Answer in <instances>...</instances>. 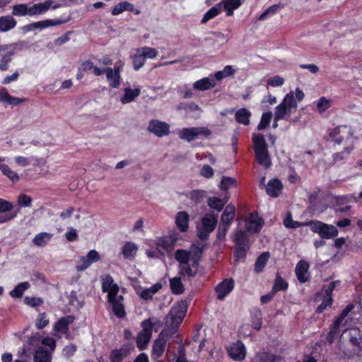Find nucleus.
<instances>
[{
	"mask_svg": "<svg viewBox=\"0 0 362 362\" xmlns=\"http://www.w3.org/2000/svg\"><path fill=\"white\" fill-rule=\"evenodd\" d=\"M187 310V303L181 300L175 304L165 317V328L163 331H167L170 335L176 333Z\"/></svg>",
	"mask_w": 362,
	"mask_h": 362,
	"instance_id": "f257e3e1",
	"label": "nucleus"
},
{
	"mask_svg": "<svg viewBox=\"0 0 362 362\" xmlns=\"http://www.w3.org/2000/svg\"><path fill=\"white\" fill-rule=\"evenodd\" d=\"M252 142L256 161L259 165L264 166V168H269L272 165V160L269 154L267 144L263 135L254 134Z\"/></svg>",
	"mask_w": 362,
	"mask_h": 362,
	"instance_id": "f03ea898",
	"label": "nucleus"
},
{
	"mask_svg": "<svg viewBox=\"0 0 362 362\" xmlns=\"http://www.w3.org/2000/svg\"><path fill=\"white\" fill-rule=\"evenodd\" d=\"M297 103L293 94L290 93L284 97L282 103L275 108V120H281L290 117L293 110H296Z\"/></svg>",
	"mask_w": 362,
	"mask_h": 362,
	"instance_id": "7ed1b4c3",
	"label": "nucleus"
},
{
	"mask_svg": "<svg viewBox=\"0 0 362 362\" xmlns=\"http://www.w3.org/2000/svg\"><path fill=\"white\" fill-rule=\"evenodd\" d=\"M218 214L214 213L206 214L202 218V226L197 228V236L202 240H207L215 229L218 223Z\"/></svg>",
	"mask_w": 362,
	"mask_h": 362,
	"instance_id": "20e7f679",
	"label": "nucleus"
},
{
	"mask_svg": "<svg viewBox=\"0 0 362 362\" xmlns=\"http://www.w3.org/2000/svg\"><path fill=\"white\" fill-rule=\"evenodd\" d=\"M234 256L236 260L243 259L250 248L249 240L246 233L243 230L238 231L234 237Z\"/></svg>",
	"mask_w": 362,
	"mask_h": 362,
	"instance_id": "39448f33",
	"label": "nucleus"
},
{
	"mask_svg": "<svg viewBox=\"0 0 362 362\" xmlns=\"http://www.w3.org/2000/svg\"><path fill=\"white\" fill-rule=\"evenodd\" d=\"M142 330L138 334L136 345L139 350L146 348L152 335L153 325L150 319L141 322Z\"/></svg>",
	"mask_w": 362,
	"mask_h": 362,
	"instance_id": "423d86ee",
	"label": "nucleus"
},
{
	"mask_svg": "<svg viewBox=\"0 0 362 362\" xmlns=\"http://www.w3.org/2000/svg\"><path fill=\"white\" fill-rule=\"evenodd\" d=\"M211 134V131L207 127H191L185 128L180 132L181 139L189 142L195 140L199 136H209Z\"/></svg>",
	"mask_w": 362,
	"mask_h": 362,
	"instance_id": "0eeeda50",
	"label": "nucleus"
},
{
	"mask_svg": "<svg viewBox=\"0 0 362 362\" xmlns=\"http://www.w3.org/2000/svg\"><path fill=\"white\" fill-rule=\"evenodd\" d=\"M148 130L158 137L168 135L170 133L169 125L159 120H151L148 126Z\"/></svg>",
	"mask_w": 362,
	"mask_h": 362,
	"instance_id": "6e6552de",
	"label": "nucleus"
},
{
	"mask_svg": "<svg viewBox=\"0 0 362 362\" xmlns=\"http://www.w3.org/2000/svg\"><path fill=\"white\" fill-rule=\"evenodd\" d=\"M4 52L2 54L0 61V70L5 71L8 69V63L11 62V57L15 54V47L13 45H6L0 46V53Z\"/></svg>",
	"mask_w": 362,
	"mask_h": 362,
	"instance_id": "1a4fd4ad",
	"label": "nucleus"
},
{
	"mask_svg": "<svg viewBox=\"0 0 362 362\" xmlns=\"http://www.w3.org/2000/svg\"><path fill=\"white\" fill-rule=\"evenodd\" d=\"M170 335L167 331H162L158 337L154 341L153 346V354L160 357L164 352L166 342Z\"/></svg>",
	"mask_w": 362,
	"mask_h": 362,
	"instance_id": "9d476101",
	"label": "nucleus"
},
{
	"mask_svg": "<svg viewBox=\"0 0 362 362\" xmlns=\"http://www.w3.org/2000/svg\"><path fill=\"white\" fill-rule=\"evenodd\" d=\"M234 288V281L232 279H226L218 284L215 288L217 298L223 300Z\"/></svg>",
	"mask_w": 362,
	"mask_h": 362,
	"instance_id": "9b49d317",
	"label": "nucleus"
},
{
	"mask_svg": "<svg viewBox=\"0 0 362 362\" xmlns=\"http://www.w3.org/2000/svg\"><path fill=\"white\" fill-rule=\"evenodd\" d=\"M133 349L134 346L132 344H125L119 349L112 350L110 356V359L111 362H122Z\"/></svg>",
	"mask_w": 362,
	"mask_h": 362,
	"instance_id": "f8f14e48",
	"label": "nucleus"
},
{
	"mask_svg": "<svg viewBox=\"0 0 362 362\" xmlns=\"http://www.w3.org/2000/svg\"><path fill=\"white\" fill-rule=\"evenodd\" d=\"M263 223V220L258 217L257 212L252 213L250 217L245 220L246 229L249 232L257 233L259 231Z\"/></svg>",
	"mask_w": 362,
	"mask_h": 362,
	"instance_id": "ddd939ff",
	"label": "nucleus"
},
{
	"mask_svg": "<svg viewBox=\"0 0 362 362\" xmlns=\"http://www.w3.org/2000/svg\"><path fill=\"white\" fill-rule=\"evenodd\" d=\"M230 356L235 361H243L245 357V347L241 341L232 344L228 349Z\"/></svg>",
	"mask_w": 362,
	"mask_h": 362,
	"instance_id": "4468645a",
	"label": "nucleus"
},
{
	"mask_svg": "<svg viewBox=\"0 0 362 362\" xmlns=\"http://www.w3.org/2000/svg\"><path fill=\"white\" fill-rule=\"evenodd\" d=\"M309 264L304 260H300L296 265V274L298 280L301 283H305L309 279L308 273Z\"/></svg>",
	"mask_w": 362,
	"mask_h": 362,
	"instance_id": "2eb2a0df",
	"label": "nucleus"
},
{
	"mask_svg": "<svg viewBox=\"0 0 362 362\" xmlns=\"http://www.w3.org/2000/svg\"><path fill=\"white\" fill-rule=\"evenodd\" d=\"M283 185L278 179L271 180L267 186L266 191L269 196L277 197L282 192Z\"/></svg>",
	"mask_w": 362,
	"mask_h": 362,
	"instance_id": "dca6fc26",
	"label": "nucleus"
},
{
	"mask_svg": "<svg viewBox=\"0 0 362 362\" xmlns=\"http://www.w3.org/2000/svg\"><path fill=\"white\" fill-rule=\"evenodd\" d=\"M348 134L346 126H339L334 128L329 133V137L336 144H339L342 142L344 138Z\"/></svg>",
	"mask_w": 362,
	"mask_h": 362,
	"instance_id": "f3484780",
	"label": "nucleus"
},
{
	"mask_svg": "<svg viewBox=\"0 0 362 362\" xmlns=\"http://www.w3.org/2000/svg\"><path fill=\"white\" fill-rule=\"evenodd\" d=\"M235 206L233 204L227 205L223 214L221 215L220 223H223L224 225L230 226V223L235 218Z\"/></svg>",
	"mask_w": 362,
	"mask_h": 362,
	"instance_id": "a211bd4d",
	"label": "nucleus"
},
{
	"mask_svg": "<svg viewBox=\"0 0 362 362\" xmlns=\"http://www.w3.org/2000/svg\"><path fill=\"white\" fill-rule=\"evenodd\" d=\"M74 317L71 315L61 318L55 324L54 329L62 334H67L69 331V325L73 323Z\"/></svg>",
	"mask_w": 362,
	"mask_h": 362,
	"instance_id": "6ab92c4d",
	"label": "nucleus"
},
{
	"mask_svg": "<svg viewBox=\"0 0 362 362\" xmlns=\"http://www.w3.org/2000/svg\"><path fill=\"white\" fill-rule=\"evenodd\" d=\"M189 215L186 211H180L176 216V225L180 231L185 232L188 229Z\"/></svg>",
	"mask_w": 362,
	"mask_h": 362,
	"instance_id": "aec40b11",
	"label": "nucleus"
},
{
	"mask_svg": "<svg viewBox=\"0 0 362 362\" xmlns=\"http://www.w3.org/2000/svg\"><path fill=\"white\" fill-rule=\"evenodd\" d=\"M215 85L216 82L214 79L204 78L194 82L193 83V88L196 90L204 91L214 87Z\"/></svg>",
	"mask_w": 362,
	"mask_h": 362,
	"instance_id": "412c9836",
	"label": "nucleus"
},
{
	"mask_svg": "<svg viewBox=\"0 0 362 362\" xmlns=\"http://www.w3.org/2000/svg\"><path fill=\"white\" fill-rule=\"evenodd\" d=\"M337 235L338 230L334 226L324 223L319 235L323 239H329L337 236Z\"/></svg>",
	"mask_w": 362,
	"mask_h": 362,
	"instance_id": "4be33fe9",
	"label": "nucleus"
},
{
	"mask_svg": "<svg viewBox=\"0 0 362 362\" xmlns=\"http://www.w3.org/2000/svg\"><path fill=\"white\" fill-rule=\"evenodd\" d=\"M52 1L51 0H47L43 3H39L34 4L30 6V16H34L36 14H41L46 12L51 6Z\"/></svg>",
	"mask_w": 362,
	"mask_h": 362,
	"instance_id": "5701e85b",
	"label": "nucleus"
},
{
	"mask_svg": "<svg viewBox=\"0 0 362 362\" xmlns=\"http://www.w3.org/2000/svg\"><path fill=\"white\" fill-rule=\"evenodd\" d=\"M16 25V20L11 16L0 17V30L8 31Z\"/></svg>",
	"mask_w": 362,
	"mask_h": 362,
	"instance_id": "b1692460",
	"label": "nucleus"
},
{
	"mask_svg": "<svg viewBox=\"0 0 362 362\" xmlns=\"http://www.w3.org/2000/svg\"><path fill=\"white\" fill-rule=\"evenodd\" d=\"M119 298L113 299L112 300H109V302L112 305V309L115 315L118 317H123L125 315V311L124 309V306L121 301L123 300V297L119 296Z\"/></svg>",
	"mask_w": 362,
	"mask_h": 362,
	"instance_id": "393cba45",
	"label": "nucleus"
},
{
	"mask_svg": "<svg viewBox=\"0 0 362 362\" xmlns=\"http://www.w3.org/2000/svg\"><path fill=\"white\" fill-rule=\"evenodd\" d=\"M222 4V9L226 11L228 16L233 14V10L238 8L241 5L240 0H223L221 2Z\"/></svg>",
	"mask_w": 362,
	"mask_h": 362,
	"instance_id": "a878e982",
	"label": "nucleus"
},
{
	"mask_svg": "<svg viewBox=\"0 0 362 362\" xmlns=\"http://www.w3.org/2000/svg\"><path fill=\"white\" fill-rule=\"evenodd\" d=\"M251 115L250 112L245 109L241 108L238 110L235 115V119L238 123L244 125H248L250 124V117Z\"/></svg>",
	"mask_w": 362,
	"mask_h": 362,
	"instance_id": "bb28decb",
	"label": "nucleus"
},
{
	"mask_svg": "<svg viewBox=\"0 0 362 362\" xmlns=\"http://www.w3.org/2000/svg\"><path fill=\"white\" fill-rule=\"evenodd\" d=\"M139 94V88L132 89L130 88H126L124 89V94L121 98V102L124 104L129 103L133 101Z\"/></svg>",
	"mask_w": 362,
	"mask_h": 362,
	"instance_id": "cd10ccee",
	"label": "nucleus"
},
{
	"mask_svg": "<svg viewBox=\"0 0 362 362\" xmlns=\"http://www.w3.org/2000/svg\"><path fill=\"white\" fill-rule=\"evenodd\" d=\"M228 201V197L223 199L217 197H209L207 202L209 207L216 210L217 211H221Z\"/></svg>",
	"mask_w": 362,
	"mask_h": 362,
	"instance_id": "c85d7f7f",
	"label": "nucleus"
},
{
	"mask_svg": "<svg viewBox=\"0 0 362 362\" xmlns=\"http://www.w3.org/2000/svg\"><path fill=\"white\" fill-rule=\"evenodd\" d=\"M138 250L137 246L132 242H127L122 248V254L125 259H133Z\"/></svg>",
	"mask_w": 362,
	"mask_h": 362,
	"instance_id": "c756f323",
	"label": "nucleus"
},
{
	"mask_svg": "<svg viewBox=\"0 0 362 362\" xmlns=\"http://www.w3.org/2000/svg\"><path fill=\"white\" fill-rule=\"evenodd\" d=\"M187 197L194 204H198L206 197V192L202 189H194L187 194Z\"/></svg>",
	"mask_w": 362,
	"mask_h": 362,
	"instance_id": "7c9ffc66",
	"label": "nucleus"
},
{
	"mask_svg": "<svg viewBox=\"0 0 362 362\" xmlns=\"http://www.w3.org/2000/svg\"><path fill=\"white\" fill-rule=\"evenodd\" d=\"M51 354L43 347H39L34 356L35 362H50Z\"/></svg>",
	"mask_w": 362,
	"mask_h": 362,
	"instance_id": "2f4dec72",
	"label": "nucleus"
},
{
	"mask_svg": "<svg viewBox=\"0 0 362 362\" xmlns=\"http://www.w3.org/2000/svg\"><path fill=\"white\" fill-rule=\"evenodd\" d=\"M0 100L11 105H17L24 101L23 99L11 96L5 89H2L0 91Z\"/></svg>",
	"mask_w": 362,
	"mask_h": 362,
	"instance_id": "473e14b6",
	"label": "nucleus"
},
{
	"mask_svg": "<svg viewBox=\"0 0 362 362\" xmlns=\"http://www.w3.org/2000/svg\"><path fill=\"white\" fill-rule=\"evenodd\" d=\"M191 253L184 250H177L175 252V258L179 262L180 267L189 263Z\"/></svg>",
	"mask_w": 362,
	"mask_h": 362,
	"instance_id": "72a5a7b5",
	"label": "nucleus"
},
{
	"mask_svg": "<svg viewBox=\"0 0 362 362\" xmlns=\"http://www.w3.org/2000/svg\"><path fill=\"white\" fill-rule=\"evenodd\" d=\"M52 235L48 233L42 232L36 235L33 240V243L39 247L44 246L47 243H48Z\"/></svg>",
	"mask_w": 362,
	"mask_h": 362,
	"instance_id": "f704fd0d",
	"label": "nucleus"
},
{
	"mask_svg": "<svg viewBox=\"0 0 362 362\" xmlns=\"http://www.w3.org/2000/svg\"><path fill=\"white\" fill-rule=\"evenodd\" d=\"M134 5L127 2L122 1L115 5L112 11V13L114 16L119 15L124 11H133Z\"/></svg>",
	"mask_w": 362,
	"mask_h": 362,
	"instance_id": "c9c22d12",
	"label": "nucleus"
},
{
	"mask_svg": "<svg viewBox=\"0 0 362 362\" xmlns=\"http://www.w3.org/2000/svg\"><path fill=\"white\" fill-rule=\"evenodd\" d=\"M170 286L172 292L175 294H181L184 291V286L182 283L181 279L175 277L170 280Z\"/></svg>",
	"mask_w": 362,
	"mask_h": 362,
	"instance_id": "e433bc0d",
	"label": "nucleus"
},
{
	"mask_svg": "<svg viewBox=\"0 0 362 362\" xmlns=\"http://www.w3.org/2000/svg\"><path fill=\"white\" fill-rule=\"evenodd\" d=\"M30 287V284L27 281L18 284L13 290L10 292L13 298H21L23 292Z\"/></svg>",
	"mask_w": 362,
	"mask_h": 362,
	"instance_id": "4c0bfd02",
	"label": "nucleus"
},
{
	"mask_svg": "<svg viewBox=\"0 0 362 362\" xmlns=\"http://www.w3.org/2000/svg\"><path fill=\"white\" fill-rule=\"evenodd\" d=\"M222 10V4L219 3L215 5L214 7H212L211 9H209L206 13L204 15L202 20V23H204L209 20L214 18Z\"/></svg>",
	"mask_w": 362,
	"mask_h": 362,
	"instance_id": "58836bf2",
	"label": "nucleus"
},
{
	"mask_svg": "<svg viewBox=\"0 0 362 362\" xmlns=\"http://www.w3.org/2000/svg\"><path fill=\"white\" fill-rule=\"evenodd\" d=\"M269 256L270 255L268 252H264L258 257L255 264V270L257 272H260L262 271L268 259L269 258Z\"/></svg>",
	"mask_w": 362,
	"mask_h": 362,
	"instance_id": "ea45409f",
	"label": "nucleus"
},
{
	"mask_svg": "<svg viewBox=\"0 0 362 362\" xmlns=\"http://www.w3.org/2000/svg\"><path fill=\"white\" fill-rule=\"evenodd\" d=\"M192 252L193 253L192 255H190L191 259L192 260V267H197L198 262L201 259L202 253H203V247H198L195 245H192Z\"/></svg>",
	"mask_w": 362,
	"mask_h": 362,
	"instance_id": "a19ab883",
	"label": "nucleus"
},
{
	"mask_svg": "<svg viewBox=\"0 0 362 362\" xmlns=\"http://www.w3.org/2000/svg\"><path fill=\"white\" fill-rule=\"evenodd\" d=\"M30 7L26 4H18L13 6L12 14L14 16H30Z\"/></svg>",
	"mask_w": 362,
	"mask_h": 362,
	"instance_id": "79ce46f5",
	"label": "nucleus"
},
{
	"mask_svg": "<svg viewBox=\"0 0 362 362\" xmlns=\"http://www.w3.org/2000/svg\"><path fill=\"white\" fill-rule=\"evenodd\" d=\"M288 288V284L279 274L276 275L272 291L276 293L279 291H285Z\"/></svg>",
	"mask_w": 362,
	"mask_h": 362,
	"instance_id": "37998d69",
	"label": "nucleus"
},
{
	"mask_svg": "<svg viewBox=\"0 0 362 362\" xmlns=\"http://www.w3.org/2000/svg\"><path fill=\"white\" fill-rule=\"evenodd\" d=\"M276 357L268 352H264L257 354L253 362H274Z\"/></svg>",
	"mask_w": 362,
	"mask_h": 362,
	"instance_id": "c03bdc74",
	"label": "nucleus"
},
{
	"mask_svg": "<svg viewBox=\"0 0 362 362\" xmlns=\"http://www.w3.org/2000/svg\"><path fill=\"white\" fill-rule=\"evenodd\" d=\"M272 117V112L269 111L267 112L263 113L262 115V117H261V121L257 126V129L258 130L264 129L270 123Z\"/></svg>",
	"mask_w": 362,
	"mask_h": 362,
	"instance_id": "a18cd8bd",
	"label": "nucleus"
},
{
	"mask_svg": "<svg viewBox=\"0 0 362 362\" xmlns=\"http://www.w3.org/2000/svg\"><path fill=\"white\" fill-rule=\"evenodd\" d=\"M139 52L142 55V57L145 58H155L158 55V52L156 49L144 47H142L141 49L138 50Z\"/></svg>",
	"mask_w": 362,
	"mask_h": 362,
	"instance_id": "49530a36",
	"label": "nucleus"
},
{
	"mask_svg": "<svg viewBox=\"0 0 362 362\" xmlns=\"http://www.w3.org/2000/svg\"><path fill=\"white\" fill-rule=\"evenodd\" d=\"M0 170L6 175L11 181L16 182L19 177L16 173L12 171L7 165L2 164L0 165Z\"/></svg>",
	"mask_w": 362,
	"mask_h": 362,
	"instance_id": "de8ad7c7",
	"label": "nucleus"
},
{
	"mask_svg": "<svg viewBox=\"0 0 362 362\" xmlns=\"http://www.w3.org/2000/svg\"><path fill=\"white\" fill-rule=\"evenodd\" d=\"M284 224L286 228H297L303 226V223L293 221L292 215L290 212L286 214V216L284 219Z\"/></svg>",
	"mask_w": 362,
	"mask_h": 362,
	"instance_id": "09e8293b",
	"label": "nucleus"
},
{
	"mask_svg": "<svg viewBox=\"0 0 362 362\" xmlns=\"http://www.w3.org/2000/svg\"><path fill=\"white\" fill-rule=\"evenodd\" d=\"M253 320L252 327L257 331L259 330L262 325V314L260 310H256L253 313Z\"/></svg>",
	"mask_w": 362,
	"mask_h": 362,
	"instance_id": "8fccbe9b",
	"label": "nucleus"
},
{
	"mask_svg": "<svg viewBox=\"0 0 362 362\" xmlns=\"http://www.w3.org/2000/svg\"><path fill=\"white\" fill-rule=\"evenodd\" d=\"M236 185V180L230 177L223 176L220 183V188L226 190L230 186Z\"/></svg>",
	"mask_w": 362,
	"mask_h": 362,
	"instance_id": "3c124183",
	"label": "nucleus"
},
{
	"mask_svg": "<svg viewBox=\"0 0 362 362\" xmlns=\"http://www.w3.org/2000/svg\"><path fill=\"white\" fill-rule=\"evenodd\" d=\"M324 223L319 221H310L309 222L303 223V226H310L313 232L320 235Z\"/></svg>",
	"mask_w": 362,
	"mask_h": 362,
	"instance_id": "603ef678",
	"label": "nucleus"
},
{
	"mask_svg": "<svg viewBox=\"0 0 362 362\" xmlns=\"http://www.w3.org/2000/svg\"><path fill=\"white\" fill-rule=\"evenodd\" d=\"M339 325H337V323L334 322L329 333L327 334L326 339L330 344L333 343L337 334L339 332Z\"/></svg>",
	"mask_w": 362,
	"mask_h": 362,
	"instance_id": "864d4df0",
	"label": "nucleus"
},
{
	"mask_svg": "<svg viewBox=\"0 0 362 362\" xmlns=\"http://www.w3.org/2000/svg\"><path fill=\"white\" fill-rule=\"evenodd\" d=\"M283 5L281 4H274L270 7H269L267 9H266L263 13H262L259 17L258 18L259 20L262 21L264 20L269 14L271 13H275L279 8H282Z\"/></svg>",
	"mask_w": 362,
	"mask_h": 362,
	"instance_id": "5fc2aeb1",
	"label": "nucleus"
},
{
	"mask_svg": "<svg viewBox=\"0 0 362 362\" xmlns=\"http://www.w3.org/2000/svg\"><path fill=\"white\" fill-rule=\"evenodd\" d=\"M90 262L86 256H82L80 257L78 264L76 266V269L77 272H83L90 265Z\"/></svg>",
	"mask_w": 362,
	"mask_h": 362,
	"instance_id": "6e6d98bb",
	"label": "nucleus"
},
{
	"mask_svg": "<svg viewBox=\"0 0 362 362\" xmlns=\"http://www.w3.org/2000/svg\"><path fill=\"white\" fill-rule=\"evenodd\" d=\"M330 106V100L327 99L325 97H322L317 102V110L322 113L328 109Z\"/></svg>",
	"mask_w": 362,
	"mask_h": 362,
	"instance_id": "4d7b16f0",
	"label": "nucleus"
},
{
	"mask_svg": "<svg viewBox=\"0 0 362 362\" xmlns=\"http://www.w3.org/2000/svg\"><path fill=\"white\" fill-rule=\"evenodd\" d=\"M59 23H58V22L54 23L53 21H52L50 20H47V21H39L37 23H32L29 25V27L33 28H44L48 27L49 25H57Z\"/></svg>",
	"mask_w": 362,
	"mask_h": 362,
	"instance_id": "13d9d810",
	"label": "nucleus"
},
{
	"mask_svg": "<svg viewBox=\"0 0 362 362\" xmlns=\"http://www.w3.org/2000/svg\"><path fill=\"white\" fill-rule=\"evenodd\" d=\"M228 228L229 226L224 225L223 223H219L216 235L218 240H223L225 239Z\"/></svg>",
	"mask_w": 362,
	"mask_h": 362,
	"instance_id": "bf43d9fd",
	"label": "nucleus"
},
{
	"mask_svg": "<svg viewBox=\"0 0 362 362\" xmlns=\"http://www.w3.org/2000/svg\"><path fill=\"white\" fill-rule=\"evenodd\" d=\"M284 78L279 76H276L267 80V83L273 87L281 86L284 84Z\"/></svg>",
	"mask_w": 362,
	"mask_h": 362,
	"instance_id": "052dcab7",
	"label": "nucleus"
},
{
	"mask_svg": "<svg viewBox=\"0 0 362 362\" xmlns=\"http://www.w3.org/2000/svg\"><path fill=\"white\" fill-rule=\"evenodd\" d=\"M119 287L117 284H113L110 289L107 290L108 293V300H112L113 299L119 298L118 295Z\"/></svg>",
	"mask_w": 362,
	"mask_h": 362,
	"instance_id": "680f3d73",
	"label": "nucleus"
},
{
	"mask_svg": "<svg viewBox=\"0 0 362 362\" xmlns=\"http://www.w3.org/2000/svg\"><path fill=\"white\" fill-rule=\"evenodd\" d=\"M49 320L46 318V314L41 313L37 320H36V326L38 329H42L48 325Z\"/></svg>",
	"mask_w": 362,
	"mask_h": 362,
	"instance_id": "e2e57ef3",
	"label": "nucleus"
},
{
	"mask_svg": "<svg viewBox=\"0 0 362 362\" xmlns=\"http://www.w3.org/2000/svg\"><path fill=\"white\" fill-rule=\"evenodd\" d=\"M144 62L145 59L142 57L141 54L133 57L134 68L136 70L140 69L144 64Z\"/></svg>",
	"mask_w": 362,
	"mask_h": 362,
	"instance_id": "0e129e2a",
	"label": "nucleus"
},
{
	"mask_svg": "<svg viewBox=\"0 0 362 362\" xmlns=\"http://www.w3.org/2000/svg\"><path fill=\"white\" fill-rule=\"evenodd\" d=\"M180 273L181 274H187L189 276H194L196 274V271H193L190 267L189 264H186L185 265H182L180 267Z\"/></svg>",
	"mask_w": 362,
	"mask_h": 362,
	"instance_id": "69168bd1",
	"label": "nucleus"
},
{
	"mask_svg": "<svg viewBox=\"0 0 362 362\" xmlns=\"http://www.w3.org/2000/svg\"><path fill=\"white\" fill-rule=\"evenodd\" d=\"M18 202L21 206L28 207L30 206L32 199L28 195L21 194L18 198Z\"/></svg>",
	"mask_w": 362,
	"mask_h": 362,
	"instance_id": "338daca9",
	"label": "nucleus"
},
{
	"mask_svg": "<svg viewBox=\"0 0 362 362\" xmlns=\"http://www.w3.org/2000/svg\"><path fill=\"white\" fill-rule=\"evenodd\" d=\"M86 257L88 259L90 264L97 262L100 259L99 253L95 250H90Z\"/></svg>",
	"mask_w": 362,
	"mask_h": 362,
	"instance_id": "774afa93",
	"label": "nucleus"
}]
</instances>
